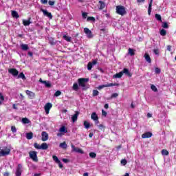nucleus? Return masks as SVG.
<instances>
[{
    "label": "nucleus",
    "instance_id": "nucleus-9",
    "mask_svg": "<svg viewBox=\"0 0 176 176\" xmlns=\"http://www.w3.org/2000/svg\"><path fill=\"white\" fill-rule=\"evenodd\" d=\"M9 74H11L13 76H19V71L15 68H11L8 69Z\"/></svg>",
    "mask_w": 176,
    "mask_h": 176
},
{
    "label": "nucleus",
    "instance_id": "nucleus-7",
    "mask_svg": "<svg viewBox=\"0 0 176 176\" xmlns=\"http://www.w3.org/2000/svg\"><path fill=\"white\" fill-rule=\"evenodd\" d=\"M52 107H53V104H52V103L50 102H48L45 104L44 109L47 115H49V112H50V109H52Z\"/></svg>",
    "mask_w": 176,
    "mask_h": 176
},
{
    "label": "nucleus",
    "instance_id": "nucleus-4",
    "mask_svg": "<svg viewBox=\"0 0 176 176\" xmlns=\"http://www.w3.org/2000/svg\"><path fill=\"white\" fill-rule=\"evenodd\" d=\"M29 156L33 162H38V152L34 151H30L29 152Z\"/></svg>",
    "mask_w": 176,
    "mask_h": 176
},
{
    "label": "nucleus",
    "instance_id": "nucleus-64",
    "mask_svg": "<svg viewBox=\"0 0 176 176\" xmlns=\"http://www.w3.org/2000/svg\"><path fill=\"white\" fill-rule=\"evenodd\" d=\"M28 54L30 57H32V52H28Z\"/></svg>",
    "mask_w": 176,
    "mask_h": 176
},
{
    "label": "nucleus",
    "instance_id": "nucleus-54",
    "mask_svg": "<svg viewBox=\"0 0 176 176\" xmlns=\"http://www.w3.org/2000/svg\"><path fill=\"white\" fill-rule=\"evenodd\" d=\"M162 72V70L159 67L155 68V74H160Z\"/></svg>",
    "mask_w": 176,
    "mask_h": 176
},
{
    "label": "nucleus",
    "instance_id": "nucleus-28",
    "mask_svg": "<svg viewBox=\"0 0 176 176\" xmlns=\"http://www.w3.org/2000/svg\"><path fill=\"white\" fill-rule=\"evenodd\" d=\"M160 34L162 36H166L167 35V30L164 29L160 30Z\"/></svg>",
    "mask_w": 176,
    "mask_h": 176
},
{
    "label": "nucleus",
    "instance_id": "nucleus-46",
    "mask_svg": "<svg viewBox=\"0 0 176 176\" xmlns=\"http://www.w3.org/2000/svg\"><path fill=\"white\" fill-rule=\"evenodd\" d=\"M98 129L99 130H101V131L105 130V126L102 124H100L98 125Z\"/></svg>",
    "mask_w": 176,
    "mask_h": 176
},
{
    "label": "nucleus",
    "instance_id": "nucleus-52",
    "mask_svg": "<svg viewBox=\"0 0 176 176\" xmlns=\"http://www.w3.org/2000/svg\"><path fill=\"white\" fill-rule=\"evenodd\" d=\"M121 164H122L123 166H126V164H127V160H126V159L122 160Z\"/></svg>",
    "mask_w": 176,
    "mask_h": 176
},
{
    "label": "nucleus",
    "instance_id": "nucleus-60",
    "mask_svg": "<svg viewBox=\"0 0 176 176\" xmlns=\"http://www.w3.org/2000/svg\"><path fill=\"white\" fill-rule=\"evenodd\" d=\"M153 52H154L155 54H159V50L155 49V50H153Z\"/></svg>",
    "mask_w": 176,
    "mask_h": 176
},
{
    "label": "nucleus",
    "instance_id": "nucleus-61",
    "mask_svg": "<svg viewBox=\"0 0 176 176\" xmlns=\"http://www.w3.org/2000/svg\"><path fill=\"white\" fill-rule=\"evenodd\" d=\"M168 52H171V45H167Z\"/></svg>",
    "mask_w": 176,
    "mask_h": 176
},
{
    "label": "nucleus",
    "instance_id": "nucleus-33",
    "mask_svg": "<svg viewBox=\"0 0 176 176\" xmlns=\"http://www.w3.org/2000/svg\"><path fill=\"white\" fill-rule=\"evenodd\" d=\"M89 157L91 159H96V157H97V154L94 152H91L89 153Z\"/></svg>",
    "mask_w": 176,
    "mask_h": 176
},
{
    "label": "nucleus",
    "instance_id": "nucleus-63",
    "mask_svg": "<svg viewBox=\"0 0 176 176\" xmlns=\"http://www.w3.org/2000/svg\"><path fill=\"white\" fill-rule=\"evenodd\" d=\"M12 108H13L14 109H18V108H17L16 106V104H12Z\"/></svg>",
    "mask_w": 176,
    "mask_h": 176
},
{
    "label": "nucleus",
    "instance_id": "nucleus-36",
    "mask_svg": "<svg viewBox=\"0 0 176 176\" xmlns=\"http://www.w3.org/2000/svg\"><path fill=\"white\" fill-rule=\"evenodd\" d=\"M162 155L163 156H168V151H167L166 149H162Z\"/></svg>",
    "mask_w": 176,
    "mask_h": 176
},
{
    "label": "nucleus",
    "instance_id": "nucleus-57",
    "mask_svg": "<svg viewBox=\"0 0 176 176\" xmlns=\"http://www.w3.org/2000/svg\"><path fill=\"white\" fill-rule=\"evenodd\" d=\"M41 2L43 5H46V3H47V0H41Z\"/></svg>",
    "mask_w": 176,
    "mask_h": 176
},
{
    "label": "nucleus",
    "instance_id": "nucleus-41",
    "mask_svg": "<svg viewBox=\"0 0 176 176\" xmlns=\"http://www.w3.org/2000/svg\"><path fill=\"white\" fill-rule=\"evenodd\" d=\"M63 38L65 39V41H67V42H71L72 38L70 36L63 35Z\"/></svg>",
    "mask_w": 176,
    "mask_h": 176
},
{
    "label": "nucleus",
    "instance_id": "nucleus-44",
    "mask_svg": "<svg viewBox=\"0 0 176 176\" xmlns=\"http://www.w3.org/2000/svg\"><path fill=\"white\" fill-rule=\"evenodd\" d=\"M5 101V98L2 96V94L0 93V105L2 104V102Z\"/></svg>",
    "mask_w": 176,
    "mask_h": 176
},
{
    "label": "nucleus",
    "instance_id": "nucleus-31",
    "mask_svg": "<svg viewBox=\"0 0 176 176\" xmlns=\"http://www.w3.org/2000/svg\"><path fill=\"white\" fill-rule=\"evenodd\" d=\"M18 78H21V79H23V80H25L26 79L25 75H24V73L21 72L19 75H18Z\"/></svg>",
    "mask_w": 176,
    "mask_h": 176
},
{
    "label": "nucleus",
    "instance_id": "nucleus-22",
    "mask_svg": "<svg viewBox=\"0 0 176 176\" xmlns=\"http://www.w3.org/2000/svg\"><path fill=\"white\" fill-rule=\"evenodd\" d=\"M144 58L147 63L151 64L152 63V59H151V56H149V54L145 53L144 54Z\"/></svg>",
    "mask_w": 176,
    "mask_h": 176
},
{
    "label": "nucleus",
    "instance_id": "nucleus-20",
    "mask_svg": "<svg viewBox=\"0 0 176 176\" xmlns=\"http://www.w3.org/2000/svg\"><path fill=\"white\" fill-rule=\"evenodd\" d=\"M31 23H32L31 21V17H29L28 20H24V19L23 20V25H25V27L30 25Z\"/></svg>",
    "mask_w": 176,
    "mask_h": 176
},
{
    "label": "nucleus",
    "instance_id": "nucleus-49",
    "mask_svg": "<svg viewBox=\"0 0 176 176\" xmlns=\"http://www.w3.org/2000/svg\"><path fill=\"white\" fill-rule=\"evenodd\" d=\"M162 28H168V23H167V22H163L162 23Z\"/></svg>",
    "mask_w": 176,
    "mask_h": 176
},
{
    "label": "nucleus",
    "instance_id": "nucleus-8",
    "mask_svg": "<svg viewBox=\"0 0 176 176\" xmlns=\"http://www.w3.org/2000/svg\"><path fill=\"white\" fill-rule=\"evenodd\" d=\"M84 32L87 34V38H93V33L91 32V30H90L89 28H84Z\"/></svg>",
    "mask_w": 176,
    "mask_h": 176
},
{
    "label": "nucleus",
    "instance_id": "nucleus-13",
    "mask_svg": "<svg viewBox=\"0 0 176 176\" xmlns=\"http://www.w3.org/2000/svg\"><path fill=\"white\" fill-rule=\"evenodd\" d=\"M72 148L73 151H74V152H77V153H80L81 155H83V153H85V151H83V150H82V148L75 147V146L74 144H72Z\"/></svg>",
    "mask_w": 176,
    "mask_h": 176
},
{
    "label": "nucleus",
    "instance_id": "nucleus-23",
    "mask_svg": "<svg viewBox=\"0 0 176 176\" xmlns=\"http://www.w3.org/2000/svg\"><path fill=\"white\" fill-rule=\"evenodd\" d=\"M21 49L24 52H27V50L30 49V47H28V45L27 44H21Z\"/></svg>",
    "mask_w": 176,
    "mask_h": 176
},
{
    "label": "nucleus",
    "instance_id": "nucleus-62",
    "mask_svg": "<svg viewBox=\"0 0 176 176\" xmlns=\"http://www.w3.org/2000/svg\"><path fill=\"white\" fill-rule=\"evenodd\" d=\"M3 176H10L9 172H5Z\"/></svg>",
    "mask_w": 176,
    "mask_h": 176
},
{
    "label": "nucleus",
    "instance_id": "nucleus-25",
    "mask_svg": "<svg viewBox=\"0 0 176 176\" xmlns=\"http://www.w3.org/2000/svg\"><path fill=\"white\" fill-rule=\"evenodd\" d=\"M49 148V145H47V143H43L41 145V149H42L43 151H46V149H47Z\"/></svg>",
    "mask_w": 176,
    "mask_h": 176
},
{
    "label": "nucleus",
    "instance_id": "nucleus-2",
    "mask_svg": "<svg viewBox=\"0 0 176 176\" xmlns=\"http://www.w3.org/2000/svg\"><path fill=\"white\" fill-rule=\"evenodd\" d=\"M78 82L79 86L82 87L83 90H86V89H87L86 87V83L89 82V78H81L78 80Z\"/></svg>",
    "mask_w": 176,
    "mask_h": 176
},
{
    "label": "nucleus",
    "instance_id": "nucleus-58",
    "mask_svg": "<svg viewBox=\"0 0 176 176\" xmlns=\"http://www.w3.org/2000/svg\"><path fill=\"white\" fill-rule=\"evenodd\" d=\"M62 160L64 163H68V162H69V160L67 158H63Z\"/></svg>",
    "mask_w": 176,
    "mask_h": 176
},
{
    "label": "nucleus",
    "instance_id": "nucleus-10",
    "mask_svg": "<svg viewBox=\"0 0 176 176\" xmlns=\"http://www.w3.org/2000/svg\"><path fill=\"white\" fill-rule=\"evenodd\" d=\"M21 168H23V166L21 164H19L16 167V170L15 173L16 176H21V173L23 172Z\"/></svg>",
    "mask_w": 176,
    "mask_h": 176
},
{
    "label": "nucleus",
    "instance_id": "nucleus-5",
    "mask_svg": "<svg viewBox=\"0 0 176 176\" xmlns=\"http://www.w3.org/2000/svg\"><path fill=\"white\" fill-rule=\"evenodd\" d=\"M113 86H120L119 83H109L106 85H100L98 87V90H101L102 89H104V87H112Z\"/></svg>",
    "mask_w": 176,
    "mask_h": 176
},
{
    "label": "nucleus",
    "instance_id": "nucleus-27",
    "mask_svg": "<svg viewBox=\"0 0 176 176\" xmlns=\"http://www.w3.org/2000/svg\"><path fill=\"white\" fill-rule=\"evenodd\" d=\"M59 146L62 148V149H67L68 148V145L65 142H63L59 144Z\"/></svg>",
    "mask_w": 176,
    "mask_h": 176
},
{
    "label": "nucleus",
    "instance_id": "nucleus-30",
    "mask_svg": "<svg viewBox=\"0 0 176 176\" xmlns=\"http://www.w3.org/2000/svg\"><path fill=\"white\" fill-rule=\"evenodd\" d=\"M99 3H100L99 9L100 10H102V9L105 8V3H104L102 1H100Z\"/></svg>",
    "mask_w": 176,
    "mask_h": 176
},
{
    "label": "nucleus",
    "instance_id": "nucleus-6",
    "mask_svg": "<svg viewBox=\"0 0 176 176\" xmlns=\"http://www.w3.org/2000/svg\"><path fill=\"white\" fill-rule=\"evenodd\" d=\"M52 159L54 162L56 163V164H58L59 168H63V167H64V166H63V164L61 163V161L58 160V157L56 155H53Z\"/></svg>",
    "mask_w": 176,
    "mask_h": 176
},
{
    "label": "nucleus",
    "instance_id": "nucleus-55",
    "mask_svg": "<svg viewBox=\"0 0 176 176\" xmlns=\"http://www.w3.org/2000/svg\"><path fill=\"white\" fill-rule=\"evenodd\" d=\"M82 19H87V12H82Z\"/></svg>",
    "mask_w": 176,
    "mask_h": 176
},
{
    "label": "nucleus",
    "instance_id": "nucleus-34",
    "mask_svg": "<svg viewBox=\"0 0 176 176\" xmlns=\"http://www.w3.org/2000/svg\"><path fill=\"white\" fill-rule=\"evenodd\" d=\"M22 122L24 124H28V123H30V120L27 118H22Z\"/></svg>",
    "mask_w": 176,
    "mask_h": 176
},
{
    "label": "nucleus",
    "instance_id": "nucleus-59",
    "mask_svg": "<svg viewBox=\"0 0 176 176\" xmlns=\"http://www.w3.org/2000/svg\"><path fill=\"white\" fill-rule=\"evenodd\" d=\"M107 111H104V110H102V116H107Z\"/></svg>",
    "mask_w": 176,
    "mask_h": 176
},
{
    "label": "nucleus",
    "instance_id": "nucleus-15",
    "mask_svg": "<svg viewBox=\"0 0 176 176\" xmlns=\"http://www.w3.org/2000/svg\"><path fill=\"white\" fill-rule=\"evenodd\" d=\"M25 93H26L27 96H28V97L30 100L35 98V93H34L30 90H26Z\"/></svg>",
    "mask_w": 176,
    "mask_h": 176
},
{
    "label": "nucleus",
    "instance_id": "nucleus-17",
    "mask_svg": "<svg viewBox=\"0 0 176 176\" xmlns=\"http://www.w3.org/2000/svg\"><path fill=\"white\" fill-rule=\"evenodd\" d=\"M122 72V74H124L125 75H126V76H129V78H131V76H133V74H131V72L129 71V69L127 68H124Z\"/></svg>",
    "mask_w": 176,
    "mask_h": 176
},
{
    "label": "nucleus",
    "instance_id": "nucleus-12",
    "mask_svg": "<svg viewBox=\"0 0 176 176\" xmlns=\"http://www.w3.org/2000/svg\"><path fill=\"white\" fill-rule=\"evenodd\" d=\"M41 140L42 141H47L49 140V134L46 131H43L41 133Z\"/></svg>",
    "mask_w": 176,
    "mask_h": 176
},
{
    "label": "nucleus",
    "instance_id": "nucleus-38",
    "mask_svg": "<svg viewBox=\"0 0 176 176\" xmlns=\"http://www.w3.org/2000/svg\"><path fill=\"white\" fill-rule=\"evenodd\" d=\"M155 19H156V20H157V21H160L161 23H162V21H163L162 20V16L159 14H155Z\"/></svg>",
    "mask_w": 176,
    "mask_h": 176
},
{
    "label": "nucleus",
    "instance_id": "nucleus-47",
    "mask_svg": "<svg viewBox=\"0 0 176 176\" xmlns=\"http://www.w3.org/2000/svg\"><path fill=\"white\" fill-rule=\"evenodd\" d=\"M11 131L12 133H14L17 131V129H16V126H11Z\"/></svg>",
    "mask_w": 176,
    "mask_h": 176
},
{
    "label": "nucleus",
    "instance_id": "nucleus-39",
    "mask_svg": "<svg viewBox=\"0 0 176 176\" xmlns=\"http://www.w3.org/2000/svg\"><path fill=\"white\" fill-rule=\"evenodd\" d=\"M84 127L85 129H90V123L87 121H84Z\"/></svg>",
    "mask_w": 176,
    "mask_h": 176
},
{
    "label": "nucleus",
    "instance_id": "nucleus-3",
    "mask_svg": "<svg viewBox=\"0 0 176 176\" xmlns=\"http://www.w3.org/2000/svg\"><path fill=\"white\" fill-rule=\"evenodd\" d=\"M9 155H10V150L9 148L5 146L3 148L1 149L0 147V157L8 156Z\"/></svg>",
    "mask_w": 176,
    "mask_h": 176
},
{
    "label": "nucleus",
    "instance_id": "nucleus-24",
    "mask_svg": "<svg viewBox=\"0 0 176 176\" xmlns=\"http://www.w3.org/2000/svg\"><path fill=\"white\" fill-rule=\"evenodd\" d=\"M11 15L14 19H19V17H20V16L19 15V13H17L16 11H12Z\"/></svg>",
    "mask_w": 176,
    "mask_h": 176
},
{
    "label": "nucleus",
    "instance_id": "nucleus-16",
    "mask_svg": "<svg viewBox=\"0 0 176 176\" xmlns=\"http://www.w3.org/2000/svg\"><path fill=\"white\" fill-rule=\"evenodd\" d=\"M91 119H92V120H94L95 122H96V123H99L98 116L97 115V113L93 112L91 115Z\"/></svg>",
    "mask_w": 176,
    "mask_h": 176
},
{
    "label": "nucleus",
    "instance_id": "nucleus-48",
    "mask_svg": "<svg viewBox=\"0 0 176 176\" xmlns=\"http://www.w3.org/2000/svg\"><path fill=\"white\" fill-rule=\"evenodd\" d=\"M34 146L36 149H41V145H39L38 143L35 142L34 144Z\"/></svg>",
    "mask_w": 176,
    "mask_h": 176
},
{
    "label": "nucleus",
    "instance_id": "nucleus-14",
    "mask_svg": "<svg viewBox=\"0 0 176 176\" xmlns=\"http://www.w3.org/2000/svg\"><path fill=\"white\" fill-rule=\"evenodd\" d=\"M96 64H97V60H94L92 62H89L87 64L88 71H91V68H93V65H96Z\"/></svg>",
    "mask_w": 176,
    "mask_h": 176
},
{
    "label": "nucleus",
    "instance_id": "nucleus-26",
    "mask_svg": "<svg viewBox=\"0 0 176 176\" xmlns=\"http://www.w3.org/2000/svg\"><path fill=\"white\" fill-rule=\"evenodd\" d=\"M33 137H34V133L32 132H29L26 133L27 140H32Z\"/></svg>",
    "mask_w": 176,
    "mask_h": 176
},
{
    "label": "nucleus",
    "instance_id": "nucleus-19",
    "mask_svg": "<svg viewBox=\"0 0 176 176\" xmlns=\"http://www.w3.org/2000/svg\"><path fill=\"white\" fill-rule=\"evenodd\" d=\"M152 137V132H145L142 135V138H151Z\"/></svg>",
    "mask_w": 176,
    "mask_h": 176
},
{
    "label": "nucleus",
    "instance_id": "nucleus-29",
    "mask_svg": "<svg viewBox=\"0 0 176 176\" xmlns=\"http://www.w3.org/2000/svg\"><path fill=\"white\" fill-rule=\"evenodd\" d=\"M123 76V73L122 72H120L119 73L116 74L115 75L113 76V78H122Z\"/></svg>",
    "mask_w": 176,
    "mask_h": 176
},
{
    "label": "nucleus",
    "instance_id": "nucleus-11",
    "mask_svg": "<svg viewBox=\"0 0 176 176\" xmlns=\"http://www.w3.org/2000/svg\"><path fill=\"white\" fill-rule=\"evenodd\" d=\"M41 10L43 13V15L48 17V19H50V20H52V19H53V15H52L51 12H47V10H43L42 8L41 9Z\"/></svg>",
    "mask_w": 176,
    "mask_h": 176
},
{
    "label": "nucleus",
    "instance_id": "nucleus-35",
    "mask_svg": "<svg viewBox=\"0 0 176 176\" xmlns=\"http://www.w3.org/2000/svg\"><path fill=\"white\" fill-rule=\"evenodd\" d=\"M43 83L47 87H52V84L49 81L44 80V81H43Z\"/></svg>",
    "mask_w": 176,
    "mask_h": 176
},
{
    "label": "nucleus",
    "instance_id": "nucleus-32",
    "mask_svg": "<svg viewBox=\"0 0 176 176\" xmlns=\"http://www.w3.org/2000/svg\"><path fill=\"white\" fill-rule=\"evenodd\" d=\"M59 131L60 133H68V130H67V129H65V126L60 127V129H59Z\"/></svg>",
    "mask_w": 176,
    "mask_h": 176
},
{
    "label": "nucleus",
    "instance_id": "nucleus-37",
    "mask_svg": "<svg viewBox=\"0 0 176 176\" xmlns=\"http://www.w3.org/2000/svg\"><path fill=\"white\" fill-rule=\"evenodd\" d=\"M73 90H75V91H78V90H79V86L78 85V83L75 82L73 85Z\"/></svg>",
    "mask_w": 176,
    "mask_h": 176
},
{
    "label": "nucleus",
    "instance_id": "nucleus-45",
    "mask_svg": "<svg viewBox=\"0 0 176 176\" xmlns=\"http://www.w3.org/2000/svg\"><path fill=\"white\" fill-rule=\"evenodd\" d=\"M87 20V21H96V18L94 16H89Z\"/></svg>",
    "mask_w": 176,
    "mask_h": 176
},
{
    "label": "nucleus",
    "instance_id": "nucleus-42",
    "mask_svg": "<svg viewBox=\"0 0 176 176\" xmlns=\"http://www.w3.org/2000/svg\"><path fill=\"white\" fill-rule=\"evenodd\" d=\"M129 54H130V56H134V54H135V53L134 52V50L129 48Z\"/></svg>",
    "mask_w": 176,
    "mask_h": 176
},
{
    "label": "nucleus",
    "instance_id": "nucleus-51",
    "mask_svg": "<svg viewBox=\"0 0 176 176\" xmlns=\"http://www.w3.org/2000/svg\"><path fill=\"white\" fill-rule=\"evenodd\" d=\"M50 45H55L56 41H54V38H50Z\"/></svg>",
    "mask_w": 176,
    "mask_h": 176
},
{
    "label": "nucleus",
    "instance_id": "nucleus-43",
    "mask_svg": "<svg viewBox=\"0 0 176 176\" xmlns=\"http://www.w3.org/2000/svg\"><path fill=\"white\" fill-rule=\"evenodd\" d=\"M54 96V97H59V96H61V91H56Z\"/></svg>",
    "mask_w": 176,
    "mask_h": 176
},
{
    "label": "nucleus",
    "instance_id": "nucleus-50",
    "mask_svg": "<svg viewBox=\"0 0 176 176\" xmlns=\"http://www.w3.org/2000/svg\"><path fill=\"white\" fill-rule=\"evenodd\" d=\"M119 94L118 93H114L111 94V98H116V97H118Z\"/></svg>",
    "mask_w": 176,
    "mask_h": 176
},
{
    "label": "nucleus",
    "instance_id": "nucleus-40",
    "mask_svg": "<svg viewBox=\"0 0 176 176\" xmlns=\"http://www.w3.org/2000/svg\"><path fill=\"white\" fill-rule=\"evenodd\" d=\"M98 94H100V92L98 90H96V89L93 90V94H92L93 97H97Z\"/></svg>",
    "mask_w": 176,
    "mask_h": 176
},
{
    "label": "nucleus",
    "instance_id": "nucleus-1",
    "mask_svg": "<svg viewBox=\"0 0 176 176\" xmlns=\"http://www.w3.org/2000/svg\"><path fill=\"white\" fill-rule=\"evenodd\" d=\"M116 10L117 14H119L120 16H124V14H126L127 13L126 11V8H124L123 6H117Z\"/></svg>",
    "mask_w": 176,
    "mask_h": 176
},
{
    "label": "nucleus",
    "instance_id": "nucleus-53",
    "mask_svg": "<svg viewBox=\"0 0 176 176\" xmlns=\"http://www.w3.org/2000/svg\"><path fill=\"white\" fill-rule=\"evenodd\" d=\"M151 87V90H153V91H157V88L156 87V86L152 85Z\"/></svg>",
    "mask_w": 176,
    "mask_h": 176
},
{
    "label": "nucleus",
    "instance_id": "nucleus-56",
    "mask_svg": "<svg viewBox=\"0 0 176 176\" xmlns=\"http://www.w3.org/2000/svg\"><path fill=\"white\" fill-rule=\"evenodd\" d=\"M48 3L50 6H53V5H54L55 2L53 1H49Z\"/></svg>",
    "mask_w": 176,
    "mask_h": 176
},
{
    "label": "nucleus",
    "instance_id": "nucleus-21",
    "mask_svg": "<svg viewBox=\"0 0 176 176\" xmlns=\"http://www.w3.org/2000/svg\"><path fill=\"white\" fill-rule=\"evenodd\" d=\"M153 3V0H150L148 8V14L151 16V13H152V4Z\"/></svg>",
    "mask_w": 176,
    "mask_h": 176
},
{
    "label": "nucleus",
    "instance_id": "nucleus-18",
    "mask_svg": "<svg viewBox=\"0 0 176 176\" xmlns=\"http://www.w3.org/2000/svg\"><path fill=\"white\" fill-rule=\"evenodd\" d=\"M79 116V111H76L75 114L72 116V120L73 123H75L78 120V117Z\"/></svg>",
    "mask_w": 176,
    "mask_h": 176
}]
</instances>
